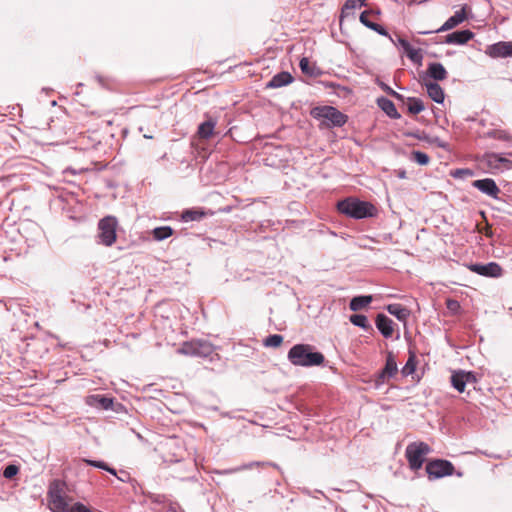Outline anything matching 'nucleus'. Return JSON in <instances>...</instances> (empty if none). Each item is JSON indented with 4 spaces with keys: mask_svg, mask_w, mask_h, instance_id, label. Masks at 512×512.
<instances>
[{
    "mask_svg": "<svg viewBox=\"0 0 512 512\" xmlns=\"http://www.w3.org/2000/svg\"><path fill=\"white\" fill-rule=\"evenodd\" d=\"M88 403L90 405L98 406L102 409L108 410L113 405V400L111 398H107L105 396L95 395L89 397Z\"/></svg>",
    "mask_w": 512,
    "mask_h": 512,
    "instance_id": "nucleus-26",
    "label": "nucleus"
},
{
    "mask_svg": "<svg viewBox=\"0 0 512 512\" xmlns=\"http://www.w3.org/2000/svg\"><path fill=\"white\" fill-rule=\"evenodd\" d=\"M425 86L429 97L433 101L437 103H442L444 101V91L439 84L435 82H426Z\"/></svg>",
    "mask_w": 512,
    "mask_h": 512,
    "instance_id": "nucleus-19",
    "label": "nucleus"
},
{
    "mask_svg": "<svg viewBox=\"0 0 512 512\" xmlns=\"http://www.w3.org/2000/svg\"><path fill=\"white\" fill-rule=\"evenodd\" d=\"M19 472V468L16 465H8L3 471V476L7 479L13 478Z\"/></svg>",
    "mask_w": 512,
    "mask_h": 512,
    "instance_id": "nucleus-40",
    "label": "nucleus"
},
{
    "mask_svg": "<svg viewBox=\"0 0 512 512\" xmlns=\"http://www.w3.org/2000/svg\"><path fill=\"white\" fill-rule=\"evenodd\" d=\"M378 105L380 108L391 118L398 119L400 118V114L397 112V109L392 101L386 98H379Z\"/></svg>",
    "mask_w": 512,
    "mask_h": 512,
    "instance_id": "nucleus-24",
    "label": "nucleus"
},
{
    "mask_svg": "<svg viewBox=\"0 0 512 512\" xmlns=\"http://www.w3.org/2000/svg\"><path fill=\"white\" fill-rule=\"evenodd\" d=\"M179 353L187 356H196V340L184 342Z\"/></svg>",
    "mask_w": 512,
    "mask_h": 512,
    "instance_id": "nucleus-32",
    "label": "nucleus"
},
{
    "mask_svg": "<svg viewBox=\"0 0 512 512\" xmlns=\"http://www.w3.org/2000/svg\"><path fill=\"white\" fill-rule=\"evenodd\" d=\"M313 118L321 120L325 127H341L347 122V116L333 106H319L311 110Z\"/></svg>",
    "mask_w": 512,
    "mask_h": 512,
    "instance_id": "nucleus-5",
    "label": "nucleus"
},
{
    "mask_svg": "<svg viewBox=\"0 0 512 512\" xmlns=\"http://www.w3.org/2000/svg\"><path fill=\"white\" fill-rule=\"evenodd\" d=\"M474 37L473 32L470 30L456 31L446 36V43L448 44H465Z\"/></svg>",
    "mask_w": 512,
    "mask_h": 512,
    "instance_id": "nucleus-18",
    "label": "nucleus"
},
{
    "mask_svg": "<svg viewBox=\"0 0 512 512\" xmlns=\"http://www.w3.org/2000/svg\"><path fill=\"white\" fill-rule=\"evenodd\" d=\"M426 472L429 479L442 478L454 473V465L448 460L435 459L427 463Z\"/></svg>",
    "mask_w": 512,
    "mask_h": 512,
    "instance_id": "nucleus-8",
    "label": "nucleus"
},
{
    "mask_svg": "<svg viewBox=\"0 0 512 512\" xmlns=\"http://www.w3.org/2000/svg\"><path fill=\"white\" fill-rule=\"evenodd\" d=\"M118 220L114 216H106L98 222L99 242L107 247L112 246L117 240Z\"/></svg>",
    "mask_w": 512,
    "mask_h": 512,
    "instance_id": "nucleus-7",
    "label": "nucleus"
},
{
    "mask_svg": "<svg viewBox=\"0 0 512 512\" xmlns=\"http://www.w3.org/2000/svg\"><path fill=\"white\" fill-rule=\"evenodd\" d=\"M512 151L507 153L486 152L479 158L481 168L491 174L502 173L512 169Z\"/></svg>",
    "mask_w": 512,
    "mask_h": 512,
    "instance_id": "nucleus-3",
    "label": "nucleus"
},
{
    "mask_svg": "<svg viewBox=\"0 0 512 512\" xmlns=\"http://www.w3.org/2000/svg\"><path fill=\"white\" fill-rule=\"evenodd\" d=\"M468 269L481 276L493 278H498L502 276L503 273L502 267L495 262L487 264H470L468 265Z\"/></svg>",
    "mask_w": 512,
    "mask_h": 512,
    "instance_id": "nucleus-11",
    "label": "nucleus"
},
{
    "mask_svg": "<svg viewBox=\"0 0 512 512\" xmlns=\"http://www.w3.org/2000/svg\"><path fill=\"white\" fill-rule=\"evenodd\" d=\"M282 342H283V337L281 335L273 334V335L268 336L264 340V345L266 347L277 348V347H279L282 344Z\"/></svg>",
    "mask_w": 512,
    "mask_h": 512,
    "instance_id": "nucleus-35",
    "label": "nucleus"
},
{
    "mask_svg": "<svg viewBox=\"0 0 512 512\" xmlns=\"http://www.w3.org/2000/svg\"><path fill=\"white\" fill-rule=\"evenodd\" d=\"M431 452L430 446L425 442H412L405 450V456L407 458L409 467L417 471L419 470L424 461L425 457Z\"/></svg>",
    "mask_w": 512,
    "mask_h": 512,
    "instance_id": "nucleus-6",
    "label": "nucleus"
},
{
    "mask_svg": "<svg viewBox=\"0 0 512 512\" xmlns=\"http://www.w3.org/2000/svg\"><path fill=\"white\" fill-rule=\"evenodd\" d=\"M288 359L296 366H319L325 358L320 352H314L313 347L308 344L294 345L288 352Z\"/></svg>",
    "mask_w": 512,
    "mask_h": 512,
    "instance_id": "nucleus-2",
    "label": "nucleus"
},
{
    "mask_svg": "<svg viewBox=\"0 0 512 512\" xmlns=\"http://www.w3.org/2000/svg\"><path fill=\"white\" fill-rule=\"evenodd\" d=\"M428 75L437 81H442L447 77V71L441 63H431L427 69Z\"/></svg>",
    "mask_w": 512,
    "mask_h": 512,
    "instance_id": "nucleus-21",
    "label": "nucleus"
},
{
    "mask_svg": "<svg viewBox=\"0 0 512 512\" xmlns=\"http://www.w3.org/2000/svg\"><path fill=\"white\" fill-rule=\"evenodd\" d=\"M420 34H427L429 31H419Z\"/></svg>",
    "mask_w": 512,
    "mask_h": 512,
    "instance_id": "nucleus-47",
    "label": "nucleus"
},
{
    "mask_svg": "<svg viewBox=\"0 0 512 512\" xmlns=\"http://www.w3.org/2000/svg\"><path fill=\"white\" fill-rule=\"evenodd\" d=\"M473 186L479 189L481 192L496 198L500 192V189L496 185L495 181L490 178L475 180Z\"/></svg>",
    "mask_w": 512,
    "mask_h": 512,
    "instance_id": "nucleus-16",
    "label": "nucleus"
},
{
    "mask_svg": "<svg viewBox=\"0 0 512 512\" xmlns=\"http://www.w3.org/2000/svg\"><path fill=\"white\" fill-rule=\"evenodd\" d=\"M174 233V230L170 226L156 227L152 230L153 238L156 241H162L169 238Z\"/></svg>",
    "mask_w": 512,
    "mask_h": 512,
    "instance_id": "nucleus-28",
    "label": "nucleus"
},
{
    "mask_svg": "<svg viewBox=\"0 0 512 512\" xmlns=\"http://www.w3.org/2000/svg\"><path fill=\"white\" fill-rule=\"evenodd\" d=\"M487 54L491 57L512 56V42H498L487 47Z\"/></svg>",
    "mask_w": 512,
    "mask_h": 512,
    "instance_id": "nucleus-13",
    "label": "nucleus"
},
{
    "mask_svg": "<svg viewBox=\"0 0 512 512\" xmlns=\"http://www.w3.org/2000/svg\"><path fill=\"white\" fill-rule=\"evenodd\" d=\"M406 54L412 61H418L421 58L419 51L413 47L409 48V50L406 51Z\"/></svg>",
    "mask_w": 512,
    "mask_h": 512,
    "instance_id": "nucleus-42",
    "label": "nucleus"
},
{
    "mask_svg": "<svg viewBox=\"0 0 512 512\" xmlns=\"http://www.w3.org/2000/svg\"><path fill=\"white\" fill-rule=\"evenodd\" d=\"M49 508L54 512H68L69 503L66 496V484L61 480H53L48 490Z\"/></svg>",
    "mask_w": 512,
    "mask_h": 512,
    "instance_id": "nucleus-4",
    "label": "nucleus"
},
{
    "mask_svg": "<svg viewBox=\"0 0 512 512\" xmlns=\"http://www.w3.org/2000/svg\"><path fill=\"white\" fill-rule=\"evenodd\" d=\"M214 352V347L211 343L204 340H196V356L208 357Z\"/></svg>",
    "mask_w": 512,
    "mask_h": 512,
    "instance_id": "nucleus-25",
    "label": "nucleus"
},
{
    "mask_svg": "<svg viewBox=\"0 0 512 512\" xmlns=\"http://www.w3.org/2000/svg\"><path fill=\"white\" fill-rule=\"evenodd\" d=\"M337 209L340 213L354 218L363 219L376 215V207L366 201H361L354 197H348L337 203Z\"/></svg>",
    "mask_w": 512,
    "mask_h": 512,
    "instance_id": "nucleus-1",
    "label": "nucleus"
},
{
    "mask_svg": "<svg viewBox=\"0 0 512 512\" xmlns=\"http://www.w3.org/2000/svg\"><path fill=\"white\" fill-rule=\"evenodd\" d=\"M398 41H399V44H400V45L403 47V49L405 50V52H406V51H408V50H409V48H411V47H412V46L410 45V43H409L407 40L403 39V38H399V40H398Z\"/></svg>",
    "mask_w": 512,
    "mask_h": 512,
    "instance_id": "nucleus-45",
    "label": "nucleus"
},
{
    "mask_svg": "<svg viewBox=\"0 0 512 512\" xmlns=\"http://www.w3.org/2000/svg\"><path fill=\"white\" fill-rule=\"evenodd\" d=\"M372 302V296H358L354 297L350 302V309L352 311H358L366 307Z\"/></svg>",
    "mask_w": 512,
    "mask_h": 512,
    "instance_id": "nucleus-29",
    "label": "nucleus"
},
{
    "mask_svg": "<svg viewBox=\"0 0 512 512\" xmlns=\"http://www.w3.org/2000/svg\"><path fill=\"white\" fill-rule=\"evenodd\" d=\"M350 321L355 326L361 327L363 329L370 328L368 323V319L365 315L362 314H353L350 316Z\"/></svg>",
    "mask_w": 512,
    "mask_h": 512,
    "instance_id": "nucleus-33",
    "label": "nucleus"
},
{
    "mask_svg": "<svg viewBox=\"0 0 512 512\" xmlns=\"http://www.w3.org/2000/svg\"><path fill=\"white\" fill-rule=\"evenodd\" d=\"M70 512H92L88 507L81 503H76L70 509Z\"/></svg>",
    "mask_w": 512,
    "mask_h": 512,
    "instance_id": "nucleus-43",
    "label": "nucleus"
},
{
    "mask_svg": "<svg viewBox=\"0 0 512 512\" xmlns=\"http://www.w3.org/2000/svg\"><path fill=\"white\" fill-rule=\"evenodd\" d=\"M204 215L205 214L202 211L187 210V211L184 212L183 218L186 219V220L195 221V220H200L201 218H203Z\"/></svg>",
    "mask_w": 512,
    "mask_h": 512,
    "instance_id": "nucleus-36",
    "label": "nucleus"
},
{
    "mask_svg": "<svg viewBox=\"0 0 512 512\" xmlns=\"http://www.w3.org/2000/svg\"><path fill=\"white\" fill-rule=\"evenodd\" d=\"M470 11L468 5H463L459 11H456L440 28L433 30L432 32H443L453 29L459 24L463 23L467 19V14Z\"/></svg>",
    "mask_w": 512,
    "mask_h": 512,
    "instance_id": "nucleus-12",
    "label": "nucleus"
},
{
    "mask_svg": "<svg viewBox=\"0 0 512 512\" xmlns=\"http://www.w3.org/2000/svg\"><path fill=\"white\" fill-rule=\"evenodd\" d=\"M299 66L302 73L310 77H317L321 74L320 69L315 64L311 63L306 57H303L300 60Z\"/></svg>",
    "mask_w": 512,
    "mask_h": 512,
    "instance_id": "nucleus-23",
    "label": "nucleus"
},
{
    "mask_svg": "<svg viewBox=\"0 0 512 512\" xmlns=\"http://www.w3.org/2000/svg\"><path fill=\"white\" fill-rule=\"evenodd\" d=\"M446 306L450 311L454 313H457L460 310V304L457 300L448 299L446 301Z\"/></svg>",
    "mask_w": 512,
    "mask_h": 512,
    "instance_id": "nucleus-41",
    "label": "nucleus"
},
{
    "mask_svg": "<svg viewBox=\"0 0 512 512\" xmlns=\"http://www.w3.org/2000/svg\"><path fill=\"white\" fill-rule=\"evenodd\" d=\"M486 135L489 138H493V139H497V140L512 141V135L506 130L495 129V130H491V131L487 132Z\"/></svg>",
    "mask_w": 512,
    "mask_h": 512,
    "instance_id": "nucleus-30",
    "label": "nucleus"
},
{
    "mask_svg": "<svg viewBox=\"0 0 512 512\" xmlns=\"http://www.w3.org/2000/svg\"><path fill=\"white\" fill-rule=\"evenodd\" d=\"M416 137H417L419 140L424 139V138H423V137H421V136H416Z\"/></svg>",
    "mask_w": 512,
    "mask_h": 512,
    "instance_id": "nucleus-48",
    "label": "nucleus"
},
{
    "mask_svg": "<svg viewBox=\"0 0 512 512\" xmlns=\"http://www.w3.org/2000/svg\"><path fill=\"white\" fill-rule=\"evenodd\" d=\"M410 159L419 165H427L430 162V157L421 151H412Z\"/></svg>",
    "mask_w": 512,
    "mask_h": 512,
    "instance_id": "nucleus-34",
    "label": "nucleus"
},
{
    "mask_svg": "<svg viewBox=\"0 0 512 512\" xmlns=\"http://www.w3.org/2000/svg\"><path fill=\"white\" fill-rule=\"evenodd\" d=\"M217 121L208 117L203 123L198 126L197 132L195 134V138L200 141L208 140L214 135V129L216 127Z\"/></svg>",
    "mask_w": 512,
    "mask_h": 512,
    "instance_id": "nucleus-14",
    "label": "nucleus"
},
{
    "mask_svg": "<svg viewBox=\"0 0 512 512\" xmlns=\"http://www.w3.org/2000/svg\"><path fill=\"white\" fill-rule=\"evenodd\" d=\"M85 462L91 466H94V467H97V468H100V469H104L112 474H116L115 470L112 469V468H109L107 466V464L105 462H102V461H93V460H85Z\"/></svg>",
    "mask_w": 512,
    "mask_h": 512,
    "instance_id": "nucleus-39",
    "label": "nucleus"
},
{
    "mask_svg": "<svg viewBox=\"0 0 512 512\" xmlns=\"http://www.w3.org/2000/svg\"><path fill=\"white\" fill-rule=\"evenodd\" d=\"M451 385L459 392V393H465L466 392V386L468 385H475L478 382V379L475 375V373L471 371H464V370H457L453 371L452 375L450 377Z\"/></svg>",
    "mask_w": 512,
    "mask_h": 512,
    "instance_id": "nucleus-9",
    "label": "nucleus"
},
{
    "mask_svg": "<svg viewBox=\"0 0 512 512\" xmlns=\"http://www.w3.org/2000/svg\"><path fill=\"white\" fill-rule=\"evenodd\" d=\"M366 0H347L343 6V10H353L361 8L365 5Z\"/></svg>",
    "mask_w": 512,
    "mask_h": 512,
    "instance_id": "nucleus-38",
    "label": "nucleus"
},
{
    "mask_svg": "<svg viewBox=\"0 0 512 512\" xmlns=\"http://www.w3.org/2000/svg\"><path fill=\"white\" fill-rule=\"evenodd\" d=\"M360 22L365 25L366 27L374 30L375 32L379 33L383 36H389L387 30L381 26L380 24L374 23L369 20V12L364 11L360 15Z\"/></svg>",
    "mask_w": 512,
    "mask_h": 512,
    "instance_id": "nucleus-22",
    "label": "nucleus"
},
{
    "mask_svg": "<svg viewBox=\"0 0 512 512\" xmlns=\"http://www.w3.org/2000/svg\"><path fill=\"white\" fill-rule=\"evenodd\" d=\"M376 327L386 338H389L393 335V321L384 314L377 315Z\"/></svg>",
    "mask_w": 512,
    "mask_h": 512,
    "instance_id": "nucleus-17",
    "label": "nucleus"
},
{
    "mask_svg": "<svg viewBox=\"0 0 512 512\" xmlns=\"http://www.w3.org/2000/svg\"><path fill=\"white\" fill-rule=\"evenodd\" d=\"M382 88L384 89V91H386L388 94H390L394 98H396L398 100H403V96L401 94L397 93L396 91H394L393 89H391L389 86L383 84Z\"/></svg>",
    "mask_w": 512,
    "mask_h": 512,
    "instance_id": "nucleus-44",
    "label": "nucleus"
},
{
    "mask_svg": "<svg viewBox=\"0 0 512 512\" xmlns=\"http://www.w3.org/2000/svg\"><path fill=\"white\" fill-rule=\"evenodd\" d=\"M74 149L90 152L97 148L101 141L96 133H79L77 137L71 141Z\"/></svg>",
    "mask_w": 512,
    "mask_h": 512,
    "instance_id": "nucleus-10",
    "label": "nucleus"
},
{
    "mask_svg": "<svg viewBox=\"0 0 512 512\" xmlns=\"http://www.w3.org/2000/svg\"><path fill=\"white\" fill-rule=\"evenodd\" d=\"M293 77L289 72H281L276 74L270 82L267 84V87L270 88H279L285 85H288L292 82Z\"/></svg>",
    "mask_w": 512,
    "mask_h": 512,
    "instance_id": "nucleus-20",
    "label": "nucleus"
},
{
    "mask_svg": "<svg viewBox=\"0 0 512 512\" xmlns=\"http://www.w3.org/2000/svg\"><path fill=\"white\" fill-rule=\"evenodd\" d=\"M387 311L401 321H405L409 315V311L401 304H390Z\"/></svg>",
    "mask_w": 512,
    "mask_h": 512,
    "instance_id": "nucleus-27",
    "label": "nucleus"
},
{
    "mask_svg": "<svg viewBox=\"0 0 512 512\" xmlns=\"http://www.w3.org/2000/svg\"><path fill=\"white\" fill-rule=\"evenodd\" d=\"M489 229H490V228H489V227H487V229H486V231H485V234H486L487 236H490V235H491V234H490V232H489Z\"/></svg>",
    "mask_w": 512,
    "mask_h": 512,
    "instance_id": "nucleus-46",
    "label": "nucleus"
},
{
    "mask_svg": "<svg viewBox=\"0 0 512 512\" xmlns=\"http://www.w3.org/2000/svg\"><path fill=\"white\" fill-rule=\"evenodd\" d=\"M408 110L411 114H419L424 110L423 102L418 98H408Z\"/></svg>",
    "mask_w": 512,
    "mask_h": 512,
    "instance_id": "nucleus-31",
    "label": "nucleus"
},
{
    "mask_svg": "<svg viewBox=\"0 0 512 512\" xmlns=\"http://www.w3.org/2000/svg\"><path fill=\"white\" fill-rule=\"evenodd\" d=\"M397 371L398 369L395 357L391 352H389L386 358L385 366L379 374L378 382L384 383L393 377Z\"/></svg>",
    "mask_w": 512,
    "mask_h": 512,
    "instance_id": "nucleus-15",
    "label": "nucleus"
},
{
    "mask_svg": "<svg viewBox=\"0 0 512 512\" xmlns=\"http://www.w3.org/2000/svg\"><path fill=\"white\" fill-rule=\"evenodd\" d=\"M416 363H415V356L411 355L409 359L407 360L405 366L402 369V373L404 375L412 374L415 371Z\"/></svg>",
    "mask_w": 512,
    "mask_h": 512,
    "instance_id": "nucleus-37",
    "label": "nucleus"
}]
</instances>
